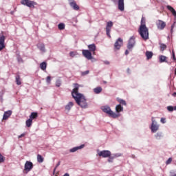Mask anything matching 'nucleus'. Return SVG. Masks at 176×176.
<instances>
[{
  "instance_id": "ddd939ff",
  "label": "nucleus",
  "mask_w": 176,
  "mask_h": 176,
  "mask_svg": "<svg viewBox=\"0 0 176 176\" xmlns=\"http://www.w3.org/2000/svg\"><path fill=\"white\" fill-rule=\"evenodd\" d=\"M98 156L104 158L109 157L111 156V152L108 150H103L98 153Z\"/></svg>"
},
{
  "instance_id": "13d9d810",
  "label": "nucleus",
  "mask_w": 176,
  "mask_h": 176,
  "mask_svg": "<svg viewBox=\"0 0 176 176\" xmlns=\"http://www.w3.org/2000/svg\"><path fill=\"white\" fill-rule=\"evenodd\" d=\"M103 83L107 84V81H103Z\"/></svg>"
},
{
  "instance_id": "72a5a7b5",
  "label": "nucleus",
  "mask_w": 176,
  "mask_h": 176,
  "mask_svg": "<svg viewBox=\"0 0 176 176\" xmlns=\"http://www.w3.org/2000/svg\"><path fill=\"white\" fill-rule=\"evenodd\" d=\"M118 102H120V105H127V103L126 102V100L123 99H118Z\"/></svg>"
},
{
  "instance_id": "f03ea898",
  "label": "nucleus",
  "mask_w": 176,
  "mask_h": 176,
  "mask_svg": "<svg viewBox=\"0 0 176 176\" xmlns=\"http://www.w3.org/2000/svg\"><path fill=\"white\" fill-rule=\"evenodd\" d=\"M138 32L144 41H146L147 39H149V30L148 28H146V25L145 24V19L144 18H142L141 20V25L139 28Z\"/></svg>"
},
{
  "instance_id": "4be33fe9",
  "label": "nucleus",
  "mask_w": 176,
  "mask_h": 176,
  "mask_svg": "<svg viewBox=\"0 0 176 176\" xmlns=\"http://www.w3.org/2000/svg\"><path fill=\"white\" fill-rule=\"evenodd\" d=\"M160 63H167V56L164 55H160L159 56Z\"/></svg>"
},
{
  "instance_id": "f257e3e1",
  "label": "nucleus",
  "mask_w": 176,
  "mask_h": 176,
  "mask_svg": "<svg viewBox=\"0 0 176 176\" xmlns=\"http://www.w3.org/2000/svg\"><path fill=\"white\" fill-rule=\"evenodd\" d=\"M73 98H74L76 104L81 108L86 109L87 108V102H86V98L83 94L79 93V85L75 84L74 89L72 91Z\"/></svg>"
},
{
  "instance_id": "864d4df0",
  "label": "nucleus",
  "mask_w": 176,
  "mask_h": 176,
  "mask_svg": "<svg viewBox=\"0 0 176 176\" xmlns=\"http://www.w3.org/2000/svg\"><path fill=\"white\" fill-rule=\"evenodd\" d=\"M173 97H176V92H174L173 94H172Z\"/></svg>"
},
{
  "instance_id": "4c0bfd02",
  "label": "nucleus",
  "mask_w": 176,
  "mask_h": 176,
  "mask_svg": "<svg viewBox=\"0 0 176 176\" xmlns=\"http://www.w3.org/2000/svg\"><path fill=\"white\" fill-rule=\"evenodd\" d=\"M52 82V77H50V76L47 77L46 78V82L48 84V85H50Z\"/></svg>"
},
{
  "instance_id": "f8f14e48",
  "label": "nucleus",
  "mask_w": 176,
  "mask_h": 176,
  "mask_svg": "<svg viewBox=\"0 0 176 176\" xmlns=\"http://www.w3.org/2000/svg\"><path fill=\"white\" fill-rule=\"evenodd\" d=\"M82 56L87 58V60H93V56L91 55V52L89 50H82Z\"/></svg>"
},
{
  "instance_id": "4d7b16f0",
  "label": "nucleus",
  "mask_w": 176,
  "mask_h": 176,
  "mask_svg": "<svg viewBox=\"0 0 176 176\" xmlns=\"http://www.w3.org/2000/svg\"><path fill=\"white\" fill-rule=\"evenodd\" d=\"M173 111H176V106L173 107Z\"/></svg>"
},
{
  "instance_id": "bf43d9fd",
  "label": "nucleus",
  "mask_w": 176,
  "mask_h": 176,
  "mask_svg": "<svg viewBox=\"0 0 176 176\" xmlns=\"http://www.w3.org/2000/svg\"><path fill=\"white\" fill-rule=\"evenodd\" d=\"M13 13H14L13 11H12V12H11V14H13Z\"/></svg>"
},
{
  "instance_id": "c756f323",
  "label": "nucleus",
  "mask_w": 176,
  "mask_h": 176,
  "mask_svg": "<svg viewBox=\"0 0 176 176\" xmlns=\"http://www.w3.org/2000/svg\"><path fill=\"white\" fill-rule=\"evenodd\" d=\"M26 127H31L32 126V120L31 119H28L25 122Z\"/></svg>"
},
{
  "instance_id": "5fc2aeb1",
  "label": "nucleus",
  "mask_w": 176,
  "mask_h": 176,
  "mask_svg": "<svg viewBox=\"0 0 176 176\" xmlns=\"http://www.w3.org/2000/svg\"><path fill=\"white\" fill-rule=\"evenodd\" d=\"M126 71H127L128 74H130V68H127Z\"/></svg>"
},
{
  "instance_id": "a211bd4d",
  "label": "nucleus",
  "mask_w": 176,
  "mask_h": 176,
  "mask_svg": "<svg viewBox=\"0 0 176 176\" xmlns=\"http://www.w3.org/2000/svg\"><path fill=\"white\" fill-rule=\"evenodd\" d=\"M38 50L42 52L43 53H45L46 52V48H45V44L43 43H38L36 45Z\"/></svg>"
},
{
  "instance_id": "c9c22d12",
  "label": "nucleus",
  "mask_w": 176,
  "mask_h": 176,
  "mask_svg": "<svg viewBox=\"0 0 176 176\" xmlns=\"http://www.w3.org/2000/svg\"><path fill=\"white\" fill-rule=\"evenodd\" d=\"M176 22L175 21L173 24L170 26V34L173 35V32H174V28L175 27Z\"/></svg>"
},
{
  "instance_id": "0eeeda50",
  "label": "nucleus",
  "mask_w": 176,
  "mask_h": 176,
  "mask_svg": "<svg viewBox=\"0 0 176 176\" xmlns=\"http://www.w3.org/2000/svg\"><path fill=\"white\" fill-rule=\"evenodd\" d=\"M21 3L24 6H28V8H35V5H36V2L31 0H22Z\"/></svg>"
},
{
  "instance_id": "e433bc0d",
  "label": "nucleus",
  "mask_w": 176,
  "mask_h": 176,
  "mask_svg": "<svg viewBox=\"0 0 176 176\" xmlns=\"http://www.w3.org/2000/svg\"><path fill=\"white\" fill-rule=\"evenodd\" d=\"M89 74H90V71H89V70L81 72L82 76H86V75H89Z\"/></svg>"
},
{
  "instance_id": "c03bdc74",
  "label": "nucleus",
  "mask_w": 176,
  "mask_h": 176,
  "mask_svg": "<svg viewBox=\"0 0 176 176\" xmlns=\"http://www.w3.org/2000/svg\"><path fill=\"white\" fill-rule=\"evenodd\" d=\"M18 63H23V58L21 56H18L17 57Z\"/></svg>"
},
{
  "instance_id": "3c124183",
  "label": "nucleus",
  "mask_w": 176,
  "mask_h": 176,
  "mask_svg": "<svg viewBox=\"0 0 176 176\" xmlns=\"http://www.w3.org/2000/svg\"><path fill=\"white\" fill-rule=\"evenodd\" d=\"M25 133H22V134H21L20 135L18 136V138H22V137H25Z\"/></svg>"
},
{
  "instance_id": "6ab92c4d",
  "label": "nucleus",
  "mask_w": 176,
  "mask_h": 176,
  "mask_svg": "<svg viewBox=\"0 0 176 176\" xmlns=\"http://www.w3.org/2000/svg\"><path fill=\"white\" fill-rule=\"evenodd\" d=\"M74 107V102H69L67 104L65 105V109L67 111V112H69L71 111V108Z\"/></svg>"
},
{
  "instance_id": "37998d69",
  "label": "nucleus",
  "mask_w": 176,
  "mask_h": 176,
  "mask_svg": "<svg viewBox=\"0 0 176 176\" xmlns=\"http://www.w3.org/2000/svg\"><path fill=\"white\" fill-rule=\"evenodd\" d=\"M71 57H75L76 56V52H70L69 53Z\"/></svg>"
},
{
  "instance_id": "b1692460",
  "label": "nucleus",
  "mask_w": 176,
  "mask_h": 176,
  "mask_svg": "<svg viewBox=\"0 0 176 176\" xmlns=\"http://www.w3.org/2000/svg\"><path fill=\"white\" fill-rule=\"evenodd\" d=\"M116 112H117V113H119V112H123V106H122V104H118L116 107Z\"/></svg>"
},
{
  "instance_id": "f704fd0d",
  "label": "nucleus",
  "mask_w": 176,
  "mask_h": 176,
  "mask_svg": "<svg viewBox=\"0 0 176 176\" xmlns=\"http://www.w3.org/2000/svg\"><path fill=\"white\" fill-rule=\"evenodd\" d=\"M108 157H109L108 159L109 163H112V162H113V159H115V157L113 156V155H111Z\"/></svg>"
},
{
  "instance_id": "2eb2a0df",
  "label": "nucleus",
  "mask_w": 176,
  "mask_h": 176,
  "mask_svg": "<svg viewBox=\"0 0 176 176\" xmlns=\"http://www.w3.org/2000/svg\"><path fill=\"white\" fill-rule=\"evenodd\" d=\"M11 116H12V111L11 110H8L7 111H5L4 114L3 116V120H8V119H9V118H10Z\"/></svg>"
},
{
  "instance_id": "8fccbe9b",
  "label": "nucleus",
  "mask_w": 176,
  "mask_h": 176,
  "mask_svg": "<svg viewBox=\"0 0 176 176\" xmlns=\"http://www.w3.org/2000/svg\"><path fill=\"white\" fill-rule=\"evenodd\" d=\"M170 176H176V171H171Z\"/></svg>"
},
{
  "instance_id": "393cba45",
  "label": "nucleus",
  "mask_w": 176,
  "mask_h": 176,
  "mask_svg": "<svg viewBox=\"0 0 176 176\" xmlns=\"http://www.w3.org/2000/svg\"><path fill=\"white\" fill-rule=\"evenodd\" d=\"M30 120H34V119H36L38 118V113L36 112H32L31 113L30 117Z\"/></svg>"
},
{
  "instance_id": "20e7f679",
  "label": "nucleus",
  "mask_w": 176,
  "mask_h": 176,
  "mask_svg": "<svg viewBox=\"0 0 176 176\" xmlns=\"http://www.w3.org/2000/svg\"><path fill=\"white\" fill-rule=\"evenodd\" d=\"M111 2L115 5L118 3V10H120V12L124 11V0H111Z\"/></svg>"
},
{
  "instance_id": "de8ad7c7",
  "label": "nucleus",
  "mask_w": 176,
  "mask_h": 176,
  "mask_svg": "<svg viewBox=\"0 0 176 176\" xmlns=\"http://www.w3.org/2000/svg\"><path fill=\"white\" fill-rule=\"evenodd\" d=\"M161 123H163V124H164V123H166V118H162L160 120Z\"/></svg>"
},
{
  "instance_id": "58836bf2",
  "label": "nucleus",
  "mask_w": 176,
  "mask_h": 176,
  "mask_svg": "<svg viewBox=\"0 0 176 176\" xmlns=\"http://www.w3.org/2000/svg\"><path fill=\"white\" fill-rule=\"evenodd\" d=\"M56 87H60V86H61V80H57L56 81Z\"/></svg>"
},
{
  "instance_id": "49530a36",
  "label": "nucleus",
  "mask_w": 176,
  "mask_h": 176,
  "mask_svg": "<svg viewBox=\"0 0 176 176\" xmlns=\"http://www.w3.org/2000/svg\"><path fill=\"white\" fill-rule=\"evenodd\" d=\"M60 164H61V162H58V163H57V164L56 165V166H55V168H54V173L56 171V168H57V167H58V166H60Z\"/></svg>"
},
{
  "instance_id": "7ed1b4c3",
  "label": "nucleus",
  "mask_w": 176,
  "mask_h": 176,
  "mask_svg": "<svg viewBox=\"0 0 176 176\" xmlns=\"http://www.w3.org/2000/svg\"><path fill=\"white\" fill-rule=\"evenodd\" d=\"M101 109L104 113H107V115H108L110 118H113V119H116V118H119V116H120V113L113 112L111 109V107H109L108 105L102 107Z\"/></svg>"
},
{
  "instance_id": "dca6fc26",
  "label": "nucleus",
  "mask_w": 176,
  "mask_h": 176,
  "mask_svg": "<svg viewBox=\"0 0 176 176\" xmlns=\"http://www.w3.org/2000/svg\"><path fill=\"white\" fill-rule=\"evenodd\" d=\"M83 148H85V144H81L80 146L70 148L69 152L71 153H74L76 152L77 151H79V149H83Z\"/></svg>"
},
{
  "instance_id": "1a4fd4ad",
  "label": "nucleus",
  "mask_w": 176,
  "mask_h": 176,
  "mask_svg": "<svg viewBox=\"0 0 176 176\" xmlns=\"http://www.w3.org/2000/svg\"><path fill=\"white\" fill-rule=\"evenodd\" d=\"M32 168H34V164L30 161H26L25 163L24 170L26 171V173H30Z\"/></svg>"
},
{
  "instance_id": "9d476101",
  "label": "nucleus",
  "mask_w": 176,
  "mask_h": 176,
  "mask_svg": "<svg viewBox=\"0 0 176 176\" xmlns=\"http://www.w3.org/2000/svg\"><path fill=\"white\" fill-rule=\"evenodd\" d=\"M156 26L158 30L162 31V30L166 28V22L159 19L156 21Z\"/></svg>"
},
{
  "instance_id": "09e8293b",
  "label": "nucleus",
  "mask_w": 176,
  "mask_h": 176,
  "mask_svg": "<svg viewBox=\"0 0 176 176\" xmlns=\"http://www.w3.org/2000/svg\"><path fill=\"white\" fill-rule=\"evenodd\" d=\"M103 63H104L106 65H109L111 64L109 60H103Z\"/></svg>"
},
{
  "instance_id": "ea45409f",
  "label": "nucleus",
  "mask_w": 176,
  "mask_h": 176,
  "mask_svg": "<svg viewBox=\"0 0 176 176\" xmlns=\"http://www.w3.org/2000/svg\"><path fill=\"white\" fill-rule=\"evenodd\" d=\"M4 162H5V157H3V155L0 153V163H3Z\"/></svg>"
},
{
  "instance_id": "2f4dec72",
  "label": "nucleus",
  "mask_w": 176,
  "mask_h": 176,
  "mask_svg": "<svg viewBox=\"0 0 176 176\" xmlns=\"http://www.w3.org/2000/svg\"><path fill=\"white\" fill-rule=\"evenodd\" d=\"M160 49L162 52H164L167 49V45L164 43H160Z\"/></svg>"
},
{
  "instance_id": "603ef678",
  "label": "nucleus",
  "mask_w": 176,
  "mask_h": 176,
  "mask_svg": "<svg viewBox=\"0 0 176 176\" xmlns=\"http://www.w3.org/2000/svg\"><path fill=\"white\" fill-rule=\"evenodd\" d=\"M129 50H126L125 51V55L127 56V54H129Z\"/></svg>"
},
{
  "instance_id": "7c9ffc66",
  "label": "nucleus",
  "mask_w": 176,
  "mask_h": 176,
  "mask_svg": "<svg viewBox=\"0 0 176 176\" xmlns=\"http://www.w3.org/2000/svg\"><path fill=\"white\" fill-rule=\"evenodd\" d=\"M43 157L41 155H37V162L38 163H43Z\"/></svg>"
},
{
  "instance_id": "423d86ee",
  "label": "nucleus",
  "mask_w": 176,
  "mask_h": 176,
  "mask_svg": "<svg viewBox=\"0 0 176 176\" xmlns=\"http://www.w3.org/2000/svg\"><path fill=\"white\" fill-rule=\"evenodd\" d=\"M135 46V36H132L128 41L126 47L129 50H133V48Z\"/></svg>"
},
{
  "instance_id": "f3484780",
  "label": "nucleus",
  "mask_w": 176,
  "mask_h": 176,
  "mask_svg": "<svg viewBox=\"0 0 176 176\" xmlns=\"http://www.w3.org/2000/svg\"><path fill=\"white\" fill-rule=\"evenodd\" d=\"M166 9H168V10H170V12H171L173 16H174L175 20H176V11L174 9V8H173L171 6H167Z\"/></svg>"
},
{
  "instance_id": "aec40b11",
  "label": "nucleus",
  "mask_w": 176,
  "mask_h": 176,
  "mask_svg": "<svg viewBox=\"0 0 176 176\" xmlns=\"http://www.w3.org/2000/svg\"><path fill=\"white\" fill-rule=\"evenodd\" d=\"M88 49L89 52H92L93 53H94L96 49V44L93 43V44L88 45Z\"/></svg>"
},
{
  "instance_id": "a19ab883",
  "label": "nucleus",
  "mask_w": 176,
  "mask_h": 176,
  "mask_svg": "<svg viewBox=\"0 0 176 176\" xmlns=\"http://www.w3.org/2000/svg\"><path fill=\"white\" fill-rule=\"evenodd\" d=\"M167 109L169 112H173V111H174V107L173 106H168L167 107Z\"/></svg>"
},
{
  "instance_id": "79ce46f5",
  "label": "nucleus",
  "mask_w": 176,
  "mask_h": 176,
  "mask_svg": "<svg viewBox=\"0 0 176 176\" xmlns=\"http://www.w3.org/2000/svg\"><path fill=\"white\" fill-rule=\"evenodd\" d=\"M122 153H115L113 154V156L114 157V159H116V157H120V156H122Z\"/></svg>"
},
{
  "instance_id": "473e14b6",
  "label": "nucleus",
  "mask_w": 176,
  "mask_h": 176,
  "mask_svg": "<svg viewBox=\"0 0 176 176\" xmlns=\"http://www.w3.org/2000/svg\"><path fill=\"white\" fill-rule=\"evenodd\" d=\"M58 30H65V24H64L63 23H60L58 25Z\"/></svg>"
},
{
  "instance_id": "a18cd8bd",
  "label": "nucleus",
  "mask_w": 176,
  "mask_h": 176,
  "mask_svg": "<svg viewBox=\"0 0 176 176\" xmlns=\"http://www.w3.org/2000/svg\"><path fill=\"white\" fill-rule=\"evenodd\" d=\"M173 162V159L171 157L168 158L166 162V164H170Z\"/></svg>"
},
{
  "instance_id": "5701e85b",
  "label": "nucleus",
  "mask_w": 176,
  "mask_h": 176,
  "mask_svg": "<svg viewBox=\"0 0 176 176\" xmlns=\"http://www.w3.org/2000/svg\"><path fill=\"white\" fill-rule=\"evenodd\" d=\"M146 57L147 60H151L152 57H153V52L151 51H146Z\"/></svg>"
},
{
  "instance_id": "bb28decb",
  "label": "nucleus",
  "mask_w": 176,
  "mask_h": 176,
  "mask_svg": "<svg viewBox=\"0 0 176 176\" xmlns=\"http://www.w3.org/2000/svg\"><path fill=\"white\" fill-rule=\"evenodd\" d=\"M47 67V64L46 62H43L40 64V68L42 69V71H46V68Z\"/></svg>"
},
{
  "instance_id": "412c9836",
  "label": "nucleus",
  "mask_w": 176,
  "mask_h": 176,
  "mask_svg": "<svg viewBox=\"0 0 176 176\" xmlns=\"http://www.w3.org/2000/svg\"><path fill=\"white\" fill-rule=\"evenodd\" d=\"M69 5L74 10H79V6L76 5L75 1L70 2Z\"/></svg>"
},
{
  "instance_id": "6e6d98bb",
  "label": "nucleus",
  "mask_w": 176,
  "mask_h": 176,
  "mask_svg": "<svg viewBox=\"0 0 176 176\" xmlns=\"http://www.w3.org/2000/svg\"><path fill=\"white\" fill-rule=\"evenodd\" d=\"M63 176H69V173H65Z\"/></svg>"
},
{
  "instance_id": "a878e982",
  "label": "nucleus",
  "mask_w": 176,
  "mask_h": 176,
  "mask_svg": "<svg viewBox=\"0 0 176 176\" xmlns=\"http://www.w3.org/2000/svg\"><path fill=\"white\" fill-rule=\"evenodd\" d=\"M102 91V88L101 87H97L96 88L94 89V93L95 94H100Z\"/></svg>"
},
{
  "instance_id": "6e6552de",
  "label": "nucleus",
  "mask_w": 176,
  "mask_h": 176,
  "mask_svg": "<svg viewBox=\"0 0 176 176\" xmlns=\"http://www.w3.org/2000/svg\"><path fill=\"white\" fill-rule=\"evenodd\" d=\"M112 27H113V22L110 21L107 23L106 35H107L108 38H111V30H112Z\"/></svg>"
},
{
  "instance_id": "4468645a",
  "label": "nucleus",
  "mask_w": 176,
  "mask_h": 176,
  "mask_svg": "<svg viewBox=\"0 0 176 176\" xmlns=\"http://www.w3.org/2000/svg\"><path fill=\"white\" fill-rule=\"evenodd\" d=\"M5 49V36H0V52Z\"/></svg>"
},
{
  "instance_id": "cd10ccee",
  "label": "nucleus",
  "mask_w": 176,
  "mask_h": 176,
  "mask_svg": "<svg viewBox=\"0 0 176 176\" xmlns=\"http://www.w3.org/2000/svg\"><path fill=\"white\" fill-rule=\"evenodd\" d=\"M15 79H16V83L18 86H20V85H21V79L20 78V75L16 74L15 76Z\"/></svg>"
},
{
  "instance_id": "c85d7f7f",
  "label": "nucleus",
  "mask_w": 176,
  "mask_h": 176,
  "mask_svg": "<svg viewBox=\"0 0 176 176\" xmlns=\"http://www.w3.org/2000/svg\"><path fill=\"white\" fill-rule=\"evenodd\" d=\"M163 137V133L158 132L155 135V138L156 140H162V138Z\"/></svg>"
},
{
  "instance_id": "9b49d317",
  "label": "nucleus",
  "mask_w": 176,
  "mask_h": 176,
  "mask_svg": "<svg viewBox=\"0 0 176 176\" xmlns=\"http://www.w3.org/2000/svg\"><path fill=\"white\" fill-rule=\"evenodd\" d=\"M122 45L123 39L122 38H118L114 44V49H116V50H119Z\"/></svg>"
},
{
  "instance_id": "39448f33",
  "label": "nucleus",
  "mask_w": 176,
  "mask_h": 176,
  "mask_svg": "<svg viewBox=\"0 0 176 176\" xmlns=\"http://www.w3.org/2000/svg\"><path fill=\"white\" fill-rule=\"evenodd\" d=\"M151 126L150 127L151 133H156L159 130L160 125L157 124V122L155 120V118L152 117L151 118Z\"/></svg>"
}]
</instances>
